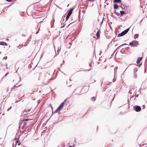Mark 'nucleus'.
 Masks as SVG:
<instances>
[{
	"instance_id": "1a4fd4ad",
	"label": "nucleus",
	"mask_w": 147,
	"mask_h": 147,
	"mask_svg": "<svg viewBox=\"0 0 147 147\" xmlns=\"http://www.w3.org/2000/svg\"><path fill=\"white\" fill-rule=\"evenodd\" d=\"M118 7V5L117 4H115L114 5V8L115 9H117Z\"/></svg>"
},
{
	"instance_id": "4468645a",
	"label": "nucleus",
	"mask_w": 147,
	"mask_h": 147,
	"mask_svg": "<svg viewBox=\"0 0 147 147\" xmlns=\"http://www.w3.org/2000/svg\"><path fill=\"white\" fill-rule=\"evenodd\" d=\"M114 13H115L116 14H117V13L116 12V11L115 10L114 11Z\"/></svg>"
},
{
	"instance_id": "412c9836",
	"label": "nucleus",
	"mask_w": 147,
	"mask_h": 147,
	"mask_svg": "<svg viewBox=\"0 0 147 147\" xmlns=\"http://www.w3.org/2000/svg\"><path fill=\"white\" fill-rule=\"evenodd\" d=\"M69 147H71V146H70Z\"/></svg>"
},
{
	"instance_id": "aec40b11",
	"label": "nucleus",
	"mask_w": 147,
	"mask_h": 147,
	"mask_svg": "<svg viewBox=\"0 0 147 147\" xmlns=\"http://www.w3.org/2000/svg\"><path fill=\"white\" fill-rule=\"evenodd\" d=\"M55 70H54V73L55 72Z\"/></svg>"
},
{
	"instance_id": "9d476101",
	"label": "nucleus",
	"mask_w": 147,
	"mask_h": 147,
	"mask_svg": "<svg viewBox=\"0 0 147 147\" xmlns=\"http://www.w3.org/2000/svg\"><path fill=\"white\" fill-rule=\"evenodd\" d=\"M120 13L121 16H123L125 14V12L124 11H120Z\"/></svg>"
},
{
	"instance_id": "9b49d317",
	"label": "nucleus",
	"mask_w": 147,
	"mask_h": 147,
	"mask_svg": "<svg viewBox=\"0 0 147 147\" xmlns=\"http://www.w3.org/2000/svg\"><path fill=\"white\" fill-rule=\"evenodd\" d=\"M120 2H121V0H114L113 1V2L115 3Z\"/></svg>"
},
{
	"instance_id": "ddd939ff",
	"label": "nucleus",
	"mask_w": 147,
	"mask_h": 147,
	"mask_svg": "<svg viewBox=\"0 0 147 147\" xmlns=\"http://www.w3.org/2000/svg\"><path fill=\"white\" fill-rule=\"evenodd\" d=\"M70 16H69V15L68 14H67V16H66V21L70 17Z\"/></svg>"
},
{
	"instance_id": "f257e3e1",
	"label": "nucleus",
	"mask_w": 147,
	"mask_h": 147,
	"mask_svg": "<svg viewBox=\"0 0 147 147\" xmlns=\"http://www.w3.org/2000/svg\"><path fill=\"white\" fill-rule=\"evenodd\" d=\"M129 28H128L126 29L121 32V33L119 34L118 35V36L121 37L125 35L129 31Z\"/></svg>"
},
{
	"instance_id": "f03ea898",
	"label": "nucleus",
	"mask_w": 147,
	"mask_h": 147,
	"mask_svg": "<svg viewBox=\"0 0 147 147\" xmlns=\"http://www.w3.org/2000/svg\"><path fill=\"white\" fill-rule=\"evenodd\" d=\"M64 105V103H62L60 105L59 107L58 108L55 110V111L54 112V113H55L57 112L58 111H59L61 110L62 108H63Z\"/></svg>"
},
{
	"instance_id": "5701e85b",
	"label": "nucleus",
	"mask_w": 147,
	"mask_h": 147,
	"mask_svg": "<svg viewBox=\"0 0 147 147\" xmlns=\"http://www.w3.org/2000/svg\"><path fill=\"white\" fill-rule=\"evenodd\" d=\"M6 74H8V73H7Z\"/></svg>"
},
{
	"instance_id": "f3484780",
	"label": "nucleus",
	"mask_w": 147,
	"mask_h": 147,
	"mask_svg": "<svg viewBox=\"0 0 147 147\" xmlns=\"http://www.w3.org/2000/svg\"><path fill=\"white\" fill-rule=\"evenodd\" d=\"M39 29H38V31L37 32H36V34H37L38 33V32H39Z\"/></svg>"
},
{
	"instance_id": "39448f33",
	"label": "nucleus",
	"mask_w": 147,
	"mask_h": 147,
	"mask_svg": "<svg viewBox=\"0 0 147 147\" xmlns=\"http://www.w3.org/2000/svg\"><path fill=\"white\" fill-rule=\"evenodd\" d=\"M141 109V107L139 106H136V110L137 112L140 111Z\"/></svg>"
},
{
	"instance_id": "7ed1b4c3",
	"label": "nucleus",
	"mask_w": 147,
	"mask_h": 147,
	"mask_svg": "<svg viewBox=\"0 0 147 147\" xmlns=\"http://www.w3.org/2000/svg\"><path fill=\"white\" fill-rule=\"evenodd\" d=\"M136 44H137V45L138 44V42H135V41H132L129 43V45L131 46L136 47L137 45H136Z\"/></svg>"
},
{
	"instance_id": "f8f14e48",
	"label": "nucleus",
	"mask_w": 147,
	"mask_h": 147,
	"mask_svg": "<svg viewBox=\"0 0 147 147\" xmlns=\"http://www.w3.org/2000/svg\"><path fill=\"white\" fill-rule=\"evenodd\" d=\"M138 36V34H135L134 36V38H137Z\"/></svg>"
},
{
	"instance_id": "6ab92c4d",
	"label": "nucleus",
	"mask_w": 147,
	"mask_h": 147,
	"mask_svg": "<svg viewBox=\"0 0 147 147\" xmlns=\"http://www.w3.org/2000/svg\"><path fill=\"white\" fill-rule=\"evenodd\" d=\"M111 16H112V17H113V13H111Z\"/></svg>"
},
{
	"instance_id": "4be33fe9",
	"label": "nucleus",
	"mask_w": 147,
	"mask_h": 147,
	"mask_svg": "<svg viewBox=\"0 0 147 147\" xmlns=\"http://www.w3.org/2000/svg\"><path fill=\"white\" fill-rule=\"evenodd\" d=\"M58 51H59V50H57V52H58Z\"/></svg>"
},
{
	"instance_id": "0eeeda50",
	"label": "nucleus",
	"mask_w": 147,
	"mask_h": 147,
	"mask_svg": "<svg viewBox=\"0 0 147 147\" xmlns=\"http://www.w3.org/2000/svg\"><path fill=\"white\" fill-rule=\"evenodd\" d=\"M96 36L97 37V38H98L99 37L100 35V30H99L98 32L96 33Z\"/></svg>"
},
{
	"instance_id": "2eb2a0df",
	"label": "nucleus",
	"mask_w": 147,
	"mask_h": 147,
	"mask_svg": "<svg viewBox=\"0 0 147 147\" xmlns=\"http://www.w3.org/2000/svg\"><path fill=\"white\" fill-rule=\"evenodd\" d=\"M18 145H20L21 144V143L20 142H18Z\"/></svg>"
},
{
	"instance_id": "dca6fc26",
	"label": "nucleus",
	"mask_w": 147,
	"mask_h": 147,
	"mask_svg": "<svg viewBox=\"0 0 147 147\" xmlns=\"http://www.w3.org/2000/svg\"><path fill=\"white\" fill-rule=\"evenodd\" d=\"M8 2H10L12 0H6Z\"/></svg>"
},
{
	"instance_id": "6e6552de",
	"label": "nucleus",
	"mask_w": 147,
	"mask_h": 147,
	"mask_svg": "<svg viewBox=\"0 0 147 147\" xmlns=\"http://www.w3.org/2000/svg\"><path fill=\"white\" fill-rule=\"evenodd\" d=\"M0 45H7V44L6 42H4L3 41L0 42Z\"/></svg>"
},
{
	"instance_id": "20e7f679",
	"label": "nucleus",
	"mask_w": 147,
	"mask_h": 147,
	"mask_svg": "<svg viewBox=\"0 0 147 147\" xmlns=\"http://www.w3.org/2000/svg\"><path fill=\"white\" fill-rule=\"evenodd\" d=\"M142 57H138L136 63L137 64H139L140 62L142 60Z\"/></svg>"
},
{
	"instance_id": "a211bd4d",
	"label": "nucleus",
	"mask_w": 147,
	"mask_h": 147,
	"mask_svg": "<svg viewBox=\"0 0 147 147\" xmlns=\"http://www.w3.org/2000/svg\"><path fill=\"white\" fill-rule=\"evenodd\" d=\"M127 45L126 44H122V45H121V46L122 45Z\"/></svg>"
},
{
	"instance_id": "423d86ee",
	"label": "nucleus",
	"mask_w": 147,
	"mask_h": 147,
	"mask_svg": "<svg viewBox=\"0 0 147 147\" xmlns=\"http://www.w3.org/2000/svg\"><path fill=\"white\" fill-rule=\"evenodd\" d=\"M73 9L74 8H71L69 10V11L67 14L70 16L72 13Z\"/></svg>"
}]
</instances>
